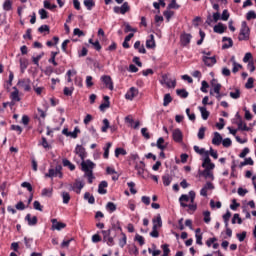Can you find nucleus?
<instances>
[{"instance_id": "dca6fc26", "label": "nucleus", "mask_w": 256, "mask_h": 256, "mask_svg": "<svg viewBox=\"0 0 256 256\" xmlns=\"http://www.w3.org/2000/svg\"><path fill=\"white\" fill-rule=\"evenodd\" d=\"M108 186L109 184L107 183V181L100 182V184L98 185V193L100 195H106Z\"/></svg>"}, {"instance_id": "6ab92c4d", "label": "nucleus", "mask_w": 256, "mask_h": 256, "mask_svg": "<svg viewBox=\"0 0 256 256\" xmlns=\"http://www.w3.org/2000/svg\"><path fill=\"white\" fill-rule=\"evenodd\" d=\"M214 33H218L219 35H223L225 33L227 26L223 25V23H218L214 26Z\"/></svg>"}, {"instance_id": "473e14b6", "label": "nucleus", "mask_w": 256, "mask_h": 256, "mask_svg": "<svg viewBox=\"0 0 256 256\" xmlns=\"http://www.w3.org/2000/svg\"><path fill=\"white\" fill-rule=\"evenodd\" d=\"M163 143H165V139H163V137H160L156 143V147L161 151H165V149H167V146L163 145Z\"/></svg>"}, {"instance_id": "393cba45", "label": "nucleus", "mask_w": 256, "mask_h": 256, "mask_svg": "<svg viewBox=\"0 0 256 256\" xmlns=\"http://www.w3.org/2000/svg\"><path fill=\"white\" fill-rule=\"evenodd\" d=\"M135 169L138 172V175H143V173H145V162L140 161L139 164L135 165Z\"/></svg>"}, {"instance_id": "4c0bfd02", "label": "nucleus", "mask_w": 256, "mask_h": 256, "mask_svg": "<svg viewBox=\"0 0 256 256\" xmlns=\"http://www.w3.org/2000/svg\"><path fill=\"white\" fill-rule=\"evenodd\" d=\"M45 177H50V179H53V177H59V174L55 169L51 168L48 170V173L45 174Z\"/></svg>"}, {"instance_id": "49530a36", "label": "nucleus", "mask_w": 256, "mask_h": 256, "mask_svg": "<svg viewBox=\"0 0 256 256\" xmlns=\"http://www.w3.org/2000/svg\"><path fill=\"white\" fill-rule=\"evenodd\" d=\"M129 11V3L124 2L122 6L120 7V13L121 15H125Z\"/></svg>"}, {"instance_id": "13d9d810", "label": "nucleus", "mask_w": 256, "mask_h": 256, "mask_svg": "<svg viewBox=\"0 0 256 256\" xmlns=\"http://www.w3.org/2000/svg\"><path fill=\"white\" fill-rule=\"evenodd\" d=\"M222 145L223 147H231V145H233V142L231 141V138H225L222 139Z\"/></svg>"}, {"instance_id": "bf43d9fd", "label": "nucleus", "mask_w": 256, "mask_h": 256, "mask_svg": "<svg viewBox=\"0 0 256 256\" xmlns=\"http://www.w3.org/2000/svg\"><path fill=\"white\" fill-rule=\"evenodd\" d=\"M55 57H57V52H51V58L48 60L54 67H57V61H55Z\"/></svg>"}, {"instance_id": "4468645a", "label": "nucleus", "mask_w": 256, "mask_h": 256, "mask_svg": "<svg viewBox=\"0 0 256 256\" xmlns=\"http://www.w3.org/2000/svg\"><path fill=\"white\" fill-rule=\"evenodd\" d=\"M67 225L63 222L57 221V219H52V229L53 231H61V229H65Z\"/></svg>"}, {"instance_id": "a19ab883", "label": "nucleus", "mask_w": 256, "mask_h": 256, "mask_svg": "<svg viewBox=\"0 0 256 256\" xmlns=\"http://www.w3.org/2000/svg\"><path fill=\"white\" fill-rule=\"evenodd\" d=\"M110 230L115 231V233H117V231H122L121 224L119 223V220L112 223V228Z\"/></svg>"}, {"instance_id": "e433bc0d", "label": "nucleus", "mask_w": 256, "mask_h": 256, "mask_svg": "<svg viewBox=\"0 0 256 256\" xmlns=\"http://www.w3.org/2000/svg\"><path fill=\"white\" fill-rule=\"evenodd\" d=\"M111 124L109 123V119L105 118L103 120V126L101 128L102 133H107V129H110Z\"/></svg>"}, {"instance_id": "e2e57ef3", "label": "nucleus", "mask_w": 256, "mask_h": 256, "mask_svg": "<svg viewBox=\"0 0 256 256\" xmlns=\"http://www.w3.org/2000/svg\"><path fill=\"white\" fill-rule=\"evenodd\" d=\"M201 85L202 86L200 88V91H202V93H207V89H209V83H207V81L203 80Z\"/></svg>"}, {"instance_id": "9b49d317", "label": "nucleus", "mask_w": 256, "mask_h": 256, "mask_svg": "<svg viewBox=\"0 0 256 256\" xmlns=\"http://www.w3.org/2000/svg\"><path fill=\"white\" fill-rule=\"evenodd\" d=\"M200 177H204V179L206 180H210V181H214L215 180V176L213 175V171L211 170H203V171H199L198 172Z\"/></svg>"}, {"instance_id": "2eb2a0df", "label": "nucleus", "mask_w": 256, "mask_h": 256, "mask_svg": "<svg viewBox=\"0 0 256 256\" xmlns=\"http://www.w3.org/2000/svg\"><path fill=\"white\" fill-rule=\"evenodd\" d=\"M193 36H191V34H182L180 36V41L183 45V47H187V45H189L191 43V39H192Z\"/></svg>"}, {"instance_id": "a18cd8bd", "label": "nucleus", "mask_w": 256, "mask_h": 256, "mask_svg": "<svg viewBox=\"0 0 256 256\" xmlns=\"http://www.w3.org/2000/svg\"><path fill=\"white\" fill-rule=\"evenodd\" d=\"M4 11H11L13 9V3H11V0H6L3 4Z\"/></svg>"}, {"instance_id": "2f4dec72", "label": "nucleus", "mask_w": 256, "mask_h": 256, "mask_svg": "<svg viewBox=\"0 0 256 256\" xmlns=\"http://www.w3.org/2000/svg\"><path fill=\"white\" fill-rule=\"evenodd\" d=\"M176 94L182 99H187V97H189V92H187L185 89H177Z\"/></svg>"}, {"instance_id": "1a4fd4ad", "label": "nucleus", "mask_w": 256, "mask_h": 256, "mask_svg": "<svg viewBox=\"0 0 256 256\" xmlns=\"http://www.w3.org/2000/svg\"><path fill=\"white\" fill-rule=\"evenodd\" d=\"M83 187H85V183L83 181L77 179L72 185V191H75V193H77V195H79L81 193V190L83 189Z\"/></svg>"}, {"instance_id": "603ef678", "label": "nucleus", "mask_w": 256, "mask_h": 256, "mask_svg": "<svg viewBox=\"0 0 256 256\" xmlns=\"http://www.w3.org/2000/svg\"><path fill=\"white\" fill-rule=\"evenodd\" d=\"M204 223H211V212L210 211H204Z\"/></svg>"}, {"instance_id": "412c9836", "label": "nucleus", "mask_w": 256, "mask_h": 256, "mask_svg": "<svg viewBox=\"0 0 256 256\" xmlns=\"http://www.w3.org/2000/svg\"><path fill=\"white\" fill-rule=\"evenodd\" d=\"M222 41L224 42V44L222 45V49H229L233 47V39L229 37H223ZM225 41H227V43H225Z\"/></svg>"}, {"instance_id": "423d86ee", "label": "nucleus", "mask_w": 256, "mask_h": 256, "mask_svg": "<svg viewBox=\"0 0 256 256\" xmlns=\"http://www.w3.org/2000/svg\"><path fill=\"white\" fill-rule=\"evenodd\" d=\"M202 167L204 171H213L215 169V164L211 162V158H209L207 153L206 157L203 158Z\"/></svg>"}, {"instance_id": "f03ea898", "label": "nucleus", "mask_w": 256, "mask_h": 256, "mask_svg": "<svg viewBox=\"0 0 256 256\" xmlns=\"http://www.w3.org/2000/svg\"><path fill=\"white\" fill-rule=\"evenodd\" d=\"M93 169H95V163L91 160H82L81 162V171L84 172V174L92 173Z\"/></svg>"}, {"instance_id": "69168bd1", "label": "nucleus", "mask_w": 256, "mask_h": 256, "mask_svg": "<svg viewBox=\"0 0 256 256\" xmlns=\"http://www.w3.org/2000/svg\"><path fill=\"white\" fill-rule=\"evenodd\" d=\"M233 65V69H232V73H238L239 69H243V66L237 62H234Z\"/></svg>"}, {"instance_id": "a211bd4d", "label": "nucleus", "mask_w": 256, "mask_h": 256, "mask_svg": "<svg viewBox=\"0 0 256 256\" xmlns=\"http://www.w3.org/2000/svg\"><path fill=\"white\" fill-rule=\"evenodd\" d=\"M223 141V137L221 136V134L219 132H214V137L212 138V144L219 146L221 145Z\"/></svg>"}, {"instance_id": "f704fd0d", "label": "nucleus", "mask_w": 256, "mask_h": 256, "mask_svg": "<svg viewBox=\"0 0 256 256\" xmlns=\"http://www.w3.org/2000/svg\"><path fill=\"white\" fill-rule=\"evenodd\" d=\"M106 210L109 211V213H115V211H117V205L113 202H108L106 204Z\"/></svg>"}, {"instance_id": "bb28decb", "label": "nucleus", "mask_w": 256, "mask_h": 256, "mask_svg": "<svg viewBox=\"0 0 256 256\" xmlns=\"http://www.w3.org/2000/svg\"><path fill=\"white\" fill-rule=\"evenodd\" d=\"M104 103H102L99 106L100 111H105V109H109L110 102H109V96H104Z\"/></svg>"}, {"instance_id": "4d7b16f0", "label": "nucleus", "mask_w": 256, "mask_h": 256, "mask_svg": "<svg viewBox=\"0 0 256 256\" xmlns=\"http://www.w3.org/2000/svg\"><path fill=\"white\" fill-rule=\"evenodd\" d=\"M230 97L232 99H239V97H241V91L236 89L235 92H230Z\"/></svg>"}, {"instance_id": "37998d69", "label": "nucleus", "mask_w": 256, "mask_h": 256, "mask_svg": "<svg viewBox=\"0 0 256 256\" xmlns=\"http://www.w3.org/2000/svg\"><path fill=\"white\" fill-rule=\"evenodd\" d=\"M229 219H231V212L227 210V212L223 215V221L225 223V227H229Z\"/></svg>"}, {"instance_id": "39448f33", "label": "nucleus", "mask_w": 256, "mask_h": 256, "mask_svg": "<svg viewBox=\"0 0 256 256\" xmlns=\"http://www.w3.org/2000/svg\"><path fill=\"white\" fill-rule=\"evenodd\" d=\"M17 86L20 89H23V91L29 92L31 91V79L29 78L20 79L17 83Z\"/></svg>"}, {"instance_id": "a878e982", "label": "nucleus", "mask_w": 256, "mask_h": 256, "mask_svg": "<svg viewBox=\"0 0 256 256\" xmlns=\"http://www.w3.org/2000/svg\"><path fill=\"white\" fill-rule=\"evenodd\" d=\"M62 165L63 167H68L70 171H75V164L71 163V161H69L67 158L62 160Z\"/></svg>"}, {"instance_id": "864d4df0", "label": "nucleus", "mask_w": 256, "mask_h": 256, "mask_svg": "<svg viewBox=\"0 0 256 256\" xmlns=\"http://www.w3.org/2000/svg\"><path fill=\"white\" fill-rule=\"evenodd\" d=\"M150 237H153L154 239L159 237V231L157 230L156 225H153L152 231L150 232Z\"/></svg>"}, {"instance_id": "aec40b11", "label": "nucleus", "mask_w": 256, "mask_h": 256, "mask_svg": "<svg viewBox=\"0 0 256 256\" xmlns=\"http://www.w3.org/2000/svg\"><path fill=\"white\" fill-rule=\"evenodd\" d=\"M13 92H11L10 94V99H12V101H15V102H19L21 101V97H19V89H17V87H13Z\"/></svg>"}, {"instance_id": "5701e85b", "label": "nucleus", "mask_w": 256, "mask_h": 256, "mask_svg": "<svg viewBox=\"0 0 256 256\" xmlns=\"http://www.w3.org/2000/svg\"><path fill=\"white\" fill-rule=\"evenodd\" d=\"M211 85L213 87L214 93H216V95H219V93H221V84L217 83V80L213 79L211 81Z\"/></svg>"}, {"instance_id": "680f3d73", "label": "nucleus", "mask_w": 256, "mask_h": 256, "mask_svg": "<svg viewBox=\"0 0 256 256\" xmlns=\"http://www.w3.org/2000/svg\"><path fill=\"white\" fill-rule=\"evenodd\" d=\"M52 194H53V190L52 189L44 188L42 190V197H51Z\"/></svg>"}, {"instance_id": "cd10ccee", "label": "nucleus", "mask_w": 256, "mask_h": 256, "mask_svg": "<svg viewBox=\"0 0 256 256\" xmlns=\"http://www.w3.org/2000/svg\"><path fill=\"white\" fill-rule=\"evenodd\" d=\"M153 225H156V228L158 229L163 227V220H161V215L158 214L156 218L152 220Z\"/></svg>"}, {"instance_id": "c756f323", "label": "nucleus", "mask_w": 256, "mask_h": 256, "mask_svg": "<svg viewBox=\"0 0 256 256\" xmlns=\"http://www.w3.org/2000/svg\"><path fill=\"white\" fill-rule=\"evenodd\" d=\"M188 201H189V195H187V194H183L179 198L181 207H187V204H185V203H188Z\"/></svg>"}, {"instance_id": "7ed1b4c3", "label": "nucleus", "mask_w": 256, "mask_h": 256, "mask_svg": "<svg viewBox=\"0 0 256 256\" xmlns=\"http://www.w3.org/2000/svg\"><path fill=\"white\" fill-rule=\"evenodd\" d=\"M103 242L108 245V247H113L115 245V238L111 236V230H102Z\"/></svg>"}, {"instance_id": "052dcab7", "label": "nucleus", "mask_w": 256, "mask_h": 256, "mask_svg": "<svg viewBox=\"0 0 256 256\" xmlns=\"http://www.w3.org/2000/svg\"><path fill=\"white\" fill-rule=\"evenodd\" d=\"M119 155H127V151L123 148H116L115 157H119Z\"/></svg>"}, {"instance_id": "c03bdc74", "label": "nucleus", "mask_w": 256, "mask_h": 256, "mask_svg": "<svg viewBox=\"0 0 256 256\" xmlns=\"http://www.w3.org/2000/svg\"><path fill=\"white\" fill-rule=\"evenodd\" d=\"M122 238L119 240V246L123 249L125 245H127V235L125 233L121 232Z\"/></svg>"}, {"instance_id": "58836bf2", "label": "nucleus", "mask_w": 256, "mask_h": 256, "mask_svg": "<svg viewBox=\"0 0 256 256\" xmlns=\"http://www.w3.org/2000/svg\"><path fill=\"white\" fill-rule=\"evenodd\" d=\"M238 130L239 131H249V127H247V124L243 122V120H240L238 123Z\"/></svg>"}, {"instance_id": "20e7f679", "label": "nucleus", "mask_w": 256, "mask_h": 256, "mask_svg": "<svg viewBox=\"0 0 256 256\" xmlns=\"http://www.w3.org/2000/svg\"><path fill=\"white\" fill-rule=\"evenodd\" d=\"M161 85H166V87H168V89H175L176 85H177V81L174 79L172 80L171 78H169V76L167 75H163L161 80H160Z\"/></svg>"}, {"instance_id": "8fccbe9b", "label": "nucleus", "mask_w": 256, "mask_h": 256, "mask_svg": "<svg viewBox=\"0 0 256 256\" xmlns=\"http://www.w3.org/2000/svg\"><path fill=\"white\" fill-rule=\"evenodd\" d=\"M78 133H81V130L79 129V127H75L74 131L69 132L68 137H72V139H77Z\"/></svg>"}, {"instance_id": "6e6552de", "label": "nucleus", "mask_w": 256, "mask_h": 256, "mask_svg": "<svg viewBox=\"0 0 256 256\" xmlns=\"http://www.w3.org/2000/svg\"><path fill=\"white\" fill-rule=\"evenodd\" d=\"M202 61L206 67H213V65L217 63V58H215V56H203Z\"/></svg>"}, {"instance_id": "0eeeda50", "label": "nucleus", "mask_w": 256, "mask_h": 256, "mask_svg": "<svg viewBox=\"0 0 256 256\" xmlns=\"http://www.w3.org/2000/svg\"><path fill=\"white\" fill-rule=\"evenodd\" d=\"M172 138L175 143H182L183 142V132H181V129L176 128L172 132Z\"/></svg>"}, {"instance_id": "338daca9", "label": "nucleus", "mask_w": 256, "mask_h": 256, "mask_svg": "<svg viewBox=\"0 0 256 256\" xmlns=\"http://www.w3.org/2000/svg\"><path fill=\"white\" fill-rule=\"evenodd\" d=\"M246 19L248 21H251V19H256V13L255 11L251 10L246 14Z\"/></svg>"}, {"instance_id": "f257e3e1", "label": "nucleus", "mask_w": 256, "mask_h": 256, "mask_svg": "<svg viewBox=\"0 0 256 256\" xmlns=\"http://www.w3.org/2000/svg\"><path fill=\"white\" fill-rule=\"evenodd\" d=\"M250 32L251 30L249 29L247 22L243 21L241 23L240 34L238 36L239 41H249Z\"/></svg>"}, {"instance_id": "5fc2aeb1", "label": "nucleus", "mask_w": 256, "mask_h": 256, "mask_svg": "<svg viewBox=\"0 0 256 256\" xmlns=\"http://www.w3.org/2000/svg\"><path fill=\"white\" fill-rule=\"evenodd\" d=\"M229 11L227 9L223 10L221 16H220V19L222 21H229Z\"/></svg>"}, {"instance_id": "79ce46f5", "label": "nucleus", "mask_w": 256, "mask_h": 256, "mask_svg": "<svg viewBox=\"0 0 256 256\" xmlns=\"http://www.w3.org/2000/svg\"><path fill=\"white\" fill-rule=\"evenodd\" d=\"M112 145L113 144L111 142H108L104 147V159H109V149H111Z\"/></svg>"}, {"instance_id": "7c9ffc66", "label": "nucleus", "mask_w": 256, "mask_h": 256, "mask_svg": "<svg viewBox=\"0 0 256 256\" xmlns=\"http://www.w3.org/2000/svg\"><path fill=\"white\" fill-rule=\"evenodd\" d=\"M199 111L201 113L202 119L207 121L209 119V111L205 107H199Z\"/></svg>"}, {"instance_id": "b1692460", "label": "nucleus", "mask_w": 256, "mask_h": 256, "mask_svg": "<svg viewBox=\"0 0 256 256\" xmlns=\"http://www.w3.org/2000/svg\"><path fill=\"white\" fill-rule=\"evenodd\" d=\"M147 49H155V36L153 34L150 35V39L146 40Z\"/></svg>"}, {"instance_id": "774afa93", "label": "nucleus", "mask_w": 256, "mask_h": 256, "mask_svg": "<svg viewBox=\"0 0 256 256\" xmlns=\"http://www.w3.org/2000/svg\"><path fill=\"white\" fill-rule=\"evenodd\" d=\"M84 177H87L88 183L91 185L93 183V179H95V176L93 175V172H88L84 174Z\"/></svg>"}, {"instance_id": "f3484780", "label": "nucleus", "mask_w": 256, "mask_h": 256, "mask_svg": "<svg viewBox=\"0 0 256 256\" xmlns=\"http://www.w3.org/2000/svg\"><path fill=\"white\" fill-rule=\"evenodd\" d=\"M25 221H27L30 227H35V225H37L38 220H37V216L31 217V214H27L25 216Z\"/></svg>"}, {"instance_id": "9d476101", "label": "nucleus", "mask_w": 256, "mask_h": 256, "mask_svg": "<svg viewBox=\"0 0 256 256\" xmlns=\"http://www.w3.org/2000/svg\"><path fill=\"white\" fill-rule=\"evenodd\" d=\"M137 95H139V90L135 87H131L129 91L125 94V98L129 101H133V99H135Z\"/></svg>"}, {"instance_id": "6e6d98bb", "label": "nucleus", "mask_w": 256, "mask_h": 256, "mask_svg": "<svg viewBox=\"0 0 256 256\" xmlns=\"http://www.w3.org/2000/svg\"><path fill=\"white\" fill-rule=\"evenodd\" d=\"M28 66L29 62L27 61V59H20V68L22 71H25V69H27Z\"/></svg>"}, {"instance_id": "ddd939ff", "label": "nucleus", "mask_w": 256, "mask_h": 256, "mask_svg": "<svg viewBox=\"0 0 256 256\" xmlns=\"http://www.w3.org/2000/svg\"><path fill=\"white\" fill-rule=\"evenodd\" d=\"M75 153L77 156L80 157L81 161L85 160V158L87 157V152H85V148L81 145L76 146Z\"/></svg>"}, {"instance_id": "c9c22d12", "label": "nucleus", "mask_w": 256, "mask_h": 256, "mask_svg": "<svg viewBox=\"0 0 256 256\" xmlns=\"http://www.w3.org/2000/svg\"><path fill=\"white\" fill-rule=\"evenodd\" d=\"M84 6L88 11H91L95 7V0H84Z\"/></svg>"}, {"instance_id": "3c124183", "label": "nucleus", "mask_w": 256, "mask_h": 256, "mask_svg": "<svg viewBox=\"0 0 256 256\" xmlns=\"http://www.w3.org/2000/svg\"><path fill=\"white\" fill-rule=\"evenodd\" d=\"M235 223H238V225H241V223H243V220L241 219L239 214H234L232 218V224L235 225Z\"/></svg>"}, {"instance_id": "de8ad7c7", "label": "nucleus", "mask_w": 256, "mask_h": 256, "mask_svg": "<svg viewBox=\"0 0 256 256\" xmlns=\"http://www.w3.org/2000/svg\"><path fill=\"white\" fill-rule=\"evenodd\" d=\"M63 203L67 205L71 201V195L68 192H62Z\"/></svg>"}, {"instance_id": "4be33fe9", "label": "nucleus", "mask_w": 256, "mask_h": 256, "mask_svg": "<svg viewBox=\"0 0 256 256\" xmlns=\"http://www.w3.org/2000/svg\"><path fill=\"white\" fill-rule=\"evenodd\" d=\"M162 181L165 187H169V185H171V181H173V177L169 174H164L162 176Z\"/></svg>"}, {"instance_id": "09e8293b", "label": "nucleus", "mask_w": 256, "mask_h": 256, "mask_svg": "<svg viewBox=\"0 0 256 256\" xmlns=\"http://www.w3.org/2000/svg\"><path fill=\"white\" fill-rule=\"evenodd\" d=\"M206 130H207V128H205V127H201V128L199 129L198 134H197V137H198V139H200V141L203 140V139H205V131H206Z\"/></svg>"}, {"instance_id": "f8f14e48", "label": "nucleus", "mask_w": 256, "mask_h": 256, "mask_svg": "<svg viewBox=\"0 0 256 256\" xmlns=\"http://www.w3.org/2000/svg\"><path fill=\"white\" fill-rule=\"evenodd\" d=\"M101 81L108 89H110V91H113V80L111 79V76L104 75L101 77Z\"/></svg>"}, {"instance_id": "c85d7f7f", "label": "nucleus", "mask_w": 256, "mask_h": 256, "mask_svg": "<svg viewBox=\"0 0 256 256\" xmlns=\"http://www.w3.org/2000/svg\"><path fill=\"white\" fill-rule=\"evenodd\" d=\"M195 153H198V155H204V157H207V154L209 156V151H206L205 148H199V146H194Z\"/></svg>"}, {"instance_id": "72a5a7b5", "label": "nucleus", "mask_w": 256, "mask_h": 256, "mask_svg": "<svg viewBox=\"0 0 256 256\" xmlns=\"http://www.w3.org/2000/svg\"><path fill=\"white\" fill-rule=\"evenodd\" d=\"M84 199H85L86 201H88V203H89L90 205H94V204H95V197H94L93 195H91V193H89V192H86V193L84 194Z\"/></svg>"}, {"instance_id": "0e129e2a", "label": "nucleus", "mask_w": 256, "mask_h": 256, "mask_svg": "<svg viewBox=\"0 0 256 256\" xmlns=\"http://www.w3.org/2000/svg\"><path fill=\"white\" fill-rule=\"evenodd\" d=\"M152 247H153L154 250L151 249V248H148V253H151L152 256H159V255H161V250H155V245H153Z\"/></svg>"}, {"instance_id": "ea45409f", "label": "nucleus", "mask_w": 256, "mask_h": 256, "mask_svg": "<svg viewBox=\"0 0 256 256\" xmlns=\"http://www.w3.org/2000/svg\"><path fill=\"white\" fill-rule=\"evenodd\" d=\"M171 101H173L171 94H165L164 99H163V106L167 107L169 105V103H171Z\"/></svg>"}]
</instances>
